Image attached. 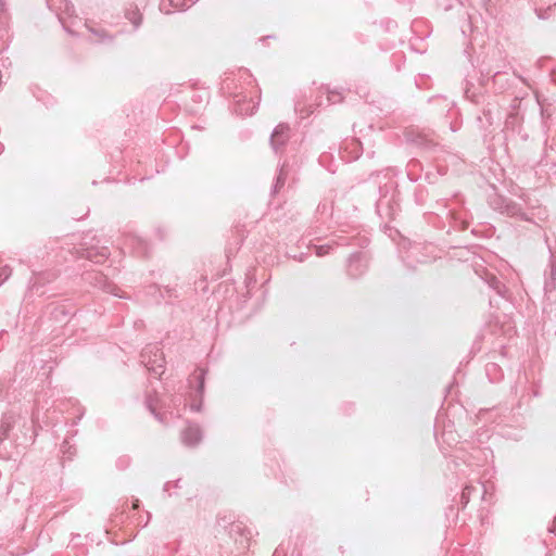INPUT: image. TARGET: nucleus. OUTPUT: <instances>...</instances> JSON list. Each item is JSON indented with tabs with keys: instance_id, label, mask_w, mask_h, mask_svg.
Segmentation results:
<instances>
[{
	"instance_id": "obj_26",
	"label": "nucleus",
	"mask_w": 556,
	"mask_h": 556,
	"mask_svg": "<svg viewBox=\"0 0 556 556\" xmlns=\"http://www.w3.org/2000/svg\"><path fill=\"white\" fill-rule=\"evenodd\" d=\"M418 138H419V147L421 146V135L419 134L418 135Z\"/></svg>"
},
{
	"instance_id": "obj_17",
	"label": "nucleus",
	"mask_w": 556,
	"mask_h": 556,
	"mask_svg": "<svg viewBox=\"0 0 556 556\" xmlns=\"http://www.w3.org/2000/svg\"><path fill=\"white\" fill-rule=\"evenodd\" d=\"M285 180H286V173H285L283 167H281L280 170H279V174H278V176L276 178V182H275V185L273 187L271 192L273 193H277L279 191V189L283 187Z\"/></svg>"
},
{
	"instance_id": "obj_13",
	"label": "nucleus",
	"mask_w": 556,
	"mask_h": 556,
	"mask_svg": "<svg viewBox=\"0 0 556 556\" xmlns=\"http://www.w3.org/2000/svg\"><path fill=\"white\" fill-rule=\"evenodd\" d=\"M127 242L128 245L131 247L138 255L148 254V243L142 238L129 237L127 239Z\"/></svg>"
},
{
	"instance_id": "obj_24",
	"label": "nucleus",
	"mask_w": 556,
	"mask_h": 556,
	"mask_svg": "<svg viewBox=\"0 0 556 556\" xmlns=\"http://www.w3.org/2000/svg\"><path fill=\"white\" fill-rule=\"evenodd\" d=\"M139 507V501L136 500V502L134 503V509H137Z\"/></svg>"
},
{
	"instance_id": "obj_23",
	"label": "nucleus",
	"mask_w": 556,
	"mask_h": 556,
	"mask_svg": "<svg viewBox=\"0 0 556 556\" xmlns=\"http://www.w3.org/2000/svg\"><path fill=\"white\" fill-rule=\"evenodd\" d=\"M38 280H39V279H38V278H36V280L34 281V283L31 285V289H36V290H38V289H37Z\"/></svg>"
},
{
	"instance_id": "obj_22",
	"label": "nucleus",
	"mask_w": 556,
	"mask_h": 556,
	"mask_svg": "<svg viewBox=\"0 0 556 556\" xmlns=\"http://www.w3.org/2000/svg\"><path fill=\"white\" fill-rule=\"evenodd\" d=\"M191 409L194 410V412H200L201 410V402L195 404H191Z\"/></svg>"
},
{
	"instance_id": "obj_21",
	"label": "nucleus",
	"mask_w": 556,
	"mask_h": 556,
	"mask_svg": "<svg viewBox=\"0 0 556 556\" xmlns=\"http://www.w3.org/2000/svg\"><path fill=\"white\" fill-rule=\"evenodd\" d=\"M117 465L119 468H126L128 465V459L126 457L119 458Z\"/></svg>"
},
{
	"instance_id": "obj_2",
	"label": "nucleus",
	"mask_w": 556,
	"mask_h": 556,
	"mask_svg": "<svg viewBox=\"0 0 556 556\" xmlns=\"http://www.w3.org/2000/svg\"><path fill=\"white\" fill-rule=\"evenodd\" d=\"M141 363L155 378H161L165 370V358L159 344H148L140 354Z\"/></svg>"
},
{
	"instance_id": "obj_12",
	"label": "nucleus",
	"mask_w": 556,
	"mask_h": 556,
	"mask_svg": "<svg viewBox=\"0 0 556 556\" xmlns=\"http://www.w3.org/2000/svg\"><path fill=\"white\" fill-rule=\"evenodd\" d=\"M125 17L134 25L135 29H138L142 23V15L135 4H129L125 10Z\"/></svg>"
},
{
	"instance_id": "obj_6",
	"label": "nucleus",
	"mask_w": 556,
	"mask_h": 556,
	"mask_svg": "<svg viewBox=\"0 0 556 556\" xmlns=\"http://www.w3.org/2000/svg\"><path fill=\"white\" fill-rule=\"evenodd\" d=\"M86 279L89 280L90 283H92L93 286L102 289L103 291H105L108 293H112L116 296H121L116 292L117 287L114 283H112L105 275H103L101 273L88 274Z\"/></svg>"
},
{
	"instance_id": "obj_5",
	"label": "nucleus",
	"mask_w": 556,
	"mask_h": 556,
	"mask_svg": "<svg viewBox=\"0 0 556 556\" xmlns=\"http://www.w3.org/2000/svg\"><path fill=\"white\" fill-rule=\"evenodd\" d=\"M290 138V127L287 124H279L270 136V146L278 153Z\"/></svg>"
},
{
	"instance_id": "obj_8",
	"label": "nucleus",
	"mask_w": 556,
	"mask_h": 556,
	"mask_svg": "<svg viewBox=\"0 0 556 556\" xmlns=\"http://www.w3.org/2000/svg\"><path fill=\"white\" fill-rule=\"evenodd\" d=\"M366 270V264L363 262V254L359 252L351 254L348 262V274L351 277H358Z\"/></svg>"
},
{
	"instance_id": "obj_4",
	"label": "nucleus",
	"mask_w": 556,
	"mask_h": 556,
	"mask_svg": "<svg viewBox=\"0 0 556 556\" xmlns=\"http://www.w3.org/2000/svg\"><path fill=\"white\" fill-rule=\"evenodd\" d=\"M78 252L81 257H85L96 264L104 262L110 255L109 248L104 245H90L81 248Z\"/></svg>"
},
{
	"instance_id": "obj_1",
	"label": "nucleus",
	"mask_w": 556,
	"mask_h": 556,
	"mask_svg": "<svg viewBox=\"0 0 556 556\" xmlns=\"http://www.w3.org/2000/svg\"><path fill=\"white\" fill-rule=\"evenodd\" d=\"M378 199L376 200V213L381 219H393L396 215L399 203L396 195V182L384 175L382 179L377 176Z\"/></svg>"
},
{
	"instance_id": "obj_11",
	"label": "nucleus",
	"mask_w": 556,
	"mask_h": 556,
	"mask_svg": "<svg viewBox=\"0 0 556 556\" xmlns=\"http://www.w3.org/2000/svg\"><path fill=\"white\" fill-rule=\"evenodd\" d=\"M146 407L150 410L152 415L160 421L164 422V415L157 412L159 408V397L156 394H148L144 401Z\"/></svg>"
},
{
	"instance_id": "obj_9",
	"label": "nucleus",
	"mask_w": 556,
	"mask_h": 556,
	"mask_svg": "<svg viewBox=\"0 0 556 556\" xmlns=\"http://www.w3.org/2000/svg\"><path fill=\"white\" fill-rule=\"evenodd\" d=\"M202 439V431L198 425H190L181 432V441L187 446L197 445Z\"/></svg>"
},
{
	"instance_id": "obj_7",
	"label": "nucleus",
	"mask_w": 556,
	"mask_h": 556,
	"mask_svg": "<svg viewBox=\"0 0 556 556\" xmlns=\"http://www.w3.org/2000/svg\"><path fill=\"white\" fill-rule=\"evenodd\" d=\"M198 0H167L162 1L160 10L165 14H170L174 11H184L193 5Z\"/></svg>"
},
{
	"instance_id": "obj_15",
	"label": "nucleus",
	"mask_w": 556,
	"mask_h": 556,
	"mask_svg": "<svg viewBox=\"0 0 556 556\" xmlns=\"http://www.w3.org/2000/svg\"><path fill=\"white\" fill-rule=\"evenodd\" d=\"M505 213L513 217H520L521 219H527L521 207L513 202H509L505 205Z\"/></svg>"
},
{
	"instance_id": "obj_3",
	"label": "nucleus",
	"mask_w": 556,
	"mask_h": 556,
	"mask_svg": "<svg viewBox=\"0 0 556 556\" xmlns=\"http://www.w3.org/2000/svg\"><path fill=\"white\" fill-rule=\"evenodd\" d=\"M397 251L402 262L409 269H414L416 264V253L413 242L409 239L400 236V240L397 242Z\"/></svg>"
},
{
	"instance_id": "obj_10",
	"label": "nucleus",
	"mask_w": 556,
	"mask_h": 556,
	"mask_svg": "<svg viewBox=\"0 0 556 556\" xmlns=\"http://www.w3.org/2000/svg\"><path fill=\"white\" fill-rule=\"evenodd\" d=\"M16 416L12 413L3 414L0 424V441H3L9 437V432L16 421Z\"/></svg>"
},
{
	"instance_id": "obj_16",
	"label": "nucleus",
	"mask_w": 556,
	"mask_h": 556,
	"mask_svg": "<svg viewBox=\"0 0 556 556\" xmlns=\"http://www.w3.org/2000/svg\"><path fill=\"white\" fill-rule=\"evenodd\" d=\"M333 244H337V243L333 240H331L325 244L315 245L314 248H315L316 255L324 256V255L328 254L333 249Z\"/></svg>"
},
{
	"instance_id": "obj_14",
	"label": "nucleus",
	"mask_w": 556,
	"mask_h": 556,
	"mask_svg": "<svg viewBox=\"0 0 556 556\" xmlns=\"http://www.w3.org/2000/svg\"><path fill=\"white\" fill-rule=\"evenodd\" d=\"M205 375H206V370L204 368H198L194 371V378L198 381L197 393L200 395L201 399H202L203 393H204Z\"/></svg>"
},
{
	"instance_id": "obj_25",
	"label": "nucleus",
	"mask_w": 556,
	"mask_h": 556,
	"mask_svg": "<svg viewBox=\"0 0 556 556\" xmlns=\"http://www.w3.org/2000/svg\"><path fill=\"white\" fill-rule=\"evenodd\" d=\"M279 555H280V552H279V549L277 548V549L275 551V553H274V555H273V556H279Z\"/></svg>"
},
{
	"instance_id": "obj_19",
	"label": "nucleus",
	"mask_w": 556,
	"mask_h": 556,
	"mask_svg": "<svg viewBox=\"0 0 556 556\" xmlns=\"http://www.w3.org/2000/svg\"><path fill=\"white\" fill-rule=\"evenodd\" d=\"M12 275V268L8 265L3 266L1 269H0V286L7 281L10 276Z\"/></svg>"
},
{
	"instance_id": "obj_20",
	"label": "nucleus",
	"mask_w": 556,
	"mask_h": 556,
	"mask_svg": "<svg viewBox=\"0 0 556 556\" xmlns=\"http://www.w3.org/2000/svg\"><path fill=\"white\" fill-rule=\"evenodd\" d=\"M342 96L338 91H328V102L331 104H336L342 101Z\"/></svg>"
},
{
	"instance_id": "obj_18",
	"label": "nucleus",
	"mask_w": 556,
	"mask_h": 556,
	"mask_svg": "<svg viewBox=\"0 0 556 556\" xmlns=\"http://www.w3.org/2000/svg\"><path fill=\"white\" fill-rule=\"evenodd\" d=\"M473 490H475V488L471 485H466L464 488L462 495H460V503H462L463 507H465L469 503L470 495Z\"/></svg>"
}]
</instances>
